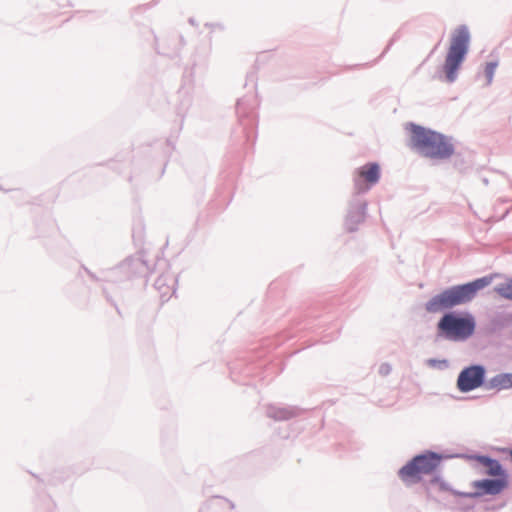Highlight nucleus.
<instances>
[{
  "label": "nucleus",
  "mask_w": 512,
  "mask_h": 512,
  "mask_svg": "<svg viewBox=\"0 0 512 512\" xmlns=\"http://www.w3.org/2000/svg\"><path fill=\"white\" fill-rule=\"evenodd\" d=\"M411 145L421 155L432 159H446L454 153L451 141L436 131L411 124Z\"/></svg>",
  "instance_id": "1"
},
{
  "label": "nucleus",
  "mask_w": 512,
  "mask_h": 512,
  "mask_svg": "<svg viewBox=\"0 0 512 512\" xmlns=\"http://www.w3.org/2000/svg\"><path fill=\"white\" fill-rule=\"evenodd\" d=\"M491 281V277H483L464 285H458L450 289H446L426 303V310L428 312L435 313L443 309L452 308L469 302L475 297L476 293L480 289L488 286Z\"/></svg>",
  "instance_id": "2"
},
{
  "label": "nucleus",
  "mask_w": 512,
  "mask_h": 512,
  "mask_svg": "<svg viewBox=\"0 0 512 512\" xmlns=\"http://www.w3.org/2000/svg\"><path fill=\"white\" fill-rule=\"evenodd\" d=\"M469 42L470 33L466 26L462 25L454 29L444 63V71L449 82L456 79L457 71L468 52Z\"/></svg>",
  "instance_id": "3"
},
{
  "label": "nucleus",
  "mask_w": 512,
  "mask_h": 512,
  "mask_svg": "<svg viewBox=\"0 0 512 512\" xmlns=\"http://www.w3.org/2000/svg\"><path fill=\"white\" fill-rule=\"evenodd\" d=\"M437 329L439 335L448 340L463 341L474 333L475 321L471 315L447 313L438 322Z\"/></svg>",
  "instance_id": "4"
},
{
  "label": "nucleus",
  "mask_w": 512,
  "mask_h": 512,
  "mask_svg": "<svg viewBox=\"0 0 512 512\" xmlns=\"http://www.w3.org/2000/svg\"><path fill=\"white\" fill-rule=\"evenodd\" d=\"M441 458L432 452L415 456L410 462L399 470L400 479L410 485L419 482L424 475L434 472Z\"/></svg>",
  "instance_id": "5"
},
{
  "label": "nucleus",
  "mask_w": 512,
  "mask_h": 512,
  "mask_svg": "<svg viewBox=\"0 0 512 512\" xmlns=\"http://www.w3.org/2000/svg\"><path fill=\"white\" fill-rule=\"evenodd\" d=\"M380 179V166L377 163H367L354 172V185L358 192H364L375 185Z\"/></svg>",
  "instance_id": "6"
},
{
  "label": "nucleus",
  "mask_w": 512,
  "mask_h": 512,
  "mask_svg": "<svg viewBox=\"0 0 512 512\" xmlns=\"http://www.w3.org/2000/svg\"><path fill=\"white\" fill-rule=\"evenodd\" d=\"M485 370L482 366L465 368L458 376L457 387L461 392H469L480 387L484 381Z\"/></svg>",
  "instance_id": "7"
},
{
  "label": "nucleus",
  "mask_w": 512,
  "mask_h": 512,
  "mask_svg": "<svg viewBox=\"0 0 512 512\" xmlns=\"http://www.w3.org/2000/svg\"><path fill=\"white\" fill-rule=\"evenodd\" d=\"M508 485L507 478L498 477L496 479H484L474 483V487L484 494H498Z\"/></svg>",
  "instance_id": "8"
},
{
  "label": "nucleus",
  "mask_w": 512,
  "mask_h": 512,
  "mask_svg": "<svg viewBox=\"0 0 512 512\" xmlns=\"http://www.w3.org/2000/svg\"><path fill=\"white\" fill-rule=\"evenodd\" d=\"M476 461L486 468L485 473L494 477H505L507 478V474L505 470L502 468L499 461L489 458L487 456H476Z\"/></svg>",
  "instance_id": "9"
},
{
  "label": "nucleus",
  "mask_w": 512,
  "mask_h": 512,
  "mask_svg": "<svg viewBox=\"0 0 512 512\" xmlns=\"http://www.w3.org/2000/svg\"><path fill=\"white\" fill-rule=\"evenodd\" d=\"M493 387L498 389H509L512 387V374H500L492 379Z\"/></svg>",
  "instance_id": "10"
},
{
  "label": "nucleus",
  "mask_w": 512,
  "mask_h": 512,
  "mask_svg": "<svg viewBox=\"0 0 512 512\" xmlns=\"http://www.w3.org/2000/svg\"><path fill=\"white\" fill-rule=\"evenodd\" d=\"M495 291L503 298L512 300V280L498 285L495 287Z\"/></svg>",
  "instance_id": "11"
},
{
  "label": "nucleus",
  "mask_w": 512,
  "mask_h": 512,
  "mask_svg": "<svg viewBox=\"0 0 512 512\" xmlns=\"http://www.w3.org/2000/svg\"><path fill=\"white\" fill-rule=\"evenodd\" d=\"M495 70H496V63L490 62V63L486 64L485 74H486L488 83H490L492 81Z\"/></svg>",
  "instance_id": "12"
},
{
  "label": "nucleus",
  "mask_w": 512,
  "mask_h": 512,
  "mask_svg": "<svg viewBox=\"0 0 512 512\" xmlns=\"http://www.w3.org/2000/svg\"><path fill=\"white\" fill-rule=\"evenodd\" d=\"M391 371V367L388 365V364H383L381 365L380 369H379V373L381 375H388Z\"/></svg>",
  "instance_id": "13"
}]
</instances>
